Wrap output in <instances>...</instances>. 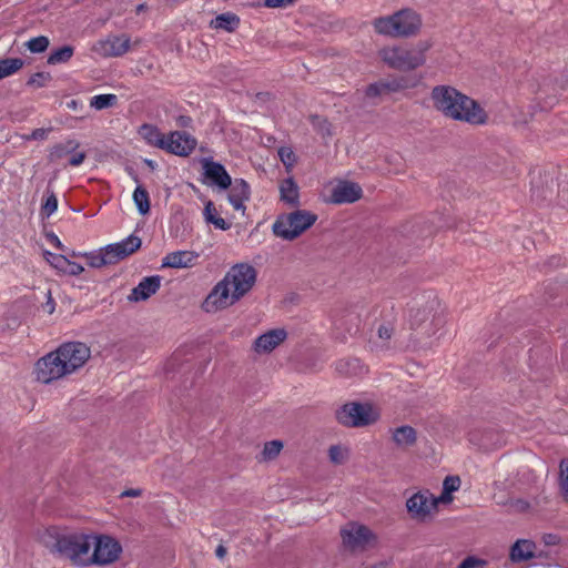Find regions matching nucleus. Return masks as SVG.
Returning a JSON list of instances; mask_svg holds the SVG:
<instances>
[{"mask_svg": "<svg viewBox=\"0 0 568 568\" xmlns=\"http://www.w3.org/2000/svg\"><path fill=\"white\" fill-rule=\"evenodd\" d=\"M460 487V478L458 476H447L443 483V489L446 494H453Z\"/></svg>", "mask_w": 568, "mask_h": 568, "instance_id": "79ce46f5", "label": "nucleus"}, {"mask_svg": "<svg viewBox=\"0 0 568 568\" xmlns=\"http://www.w3.org/2000/svg\"><path fill=\"white\" fill-rule=\"evenodd\" d=\"M199 256V253L187 250L171 252L162 258L161 266L170 268H190L196 264Z\"/></svg>", "mask_w": 568, "mask_h": 568, "instance_id": "6ab92c4d", "label": "nucleus"}, {"mask_svg": "<svg viewBox=\"0 0 568 568\" xmlns=\"http://www.w3.org/2000/svg\"><path fill=\"white\" fill-rule=\"evenodd\" d=\"M45 138H47V130H44V129H36L32 131V133L29 136V139H32V140H43Z\"/></svg>", "mask_w": 568, "mask_h": 568, "instance_id": "4d7b16f0", "label": "nucleus"}, {"mask_svg": "<svg viewBox=\"0 0 568 568\" xmlns=\"http://www.w3.org/2000/svg\"><path fill=\"white\" fill-rule=\"evenodd\" d=\"M58 209V199L53 192H48L45 202L42 205V213L47 216L52 215Z\"/></svg>", "mask_w": 568, "mask_h": 568, "instance_id": "58836bf2", "label": "nucleus"}, {"mask_svg": "<svg viewBox=\"0 0 568 568\" xmlns=\"http://www.w3.org/2000/svg\"><path fill=\"white\" fill-rule=\"evenodd\" d=\"M131 48V39L125 34L110 36L99 41L94 50L103 57H121Z\"/></svg>", "mask_w": 568, "mask_h": 568, "instance_id": "2eb2a0df", "label": "nucleus"}, {"mask_svg": "<svg viewBox=\"0 0 568 568\" xmlns=\"http://www.w3.org/2000/svg\"><path fill=\"white\" fill-rule=\"evenodd\" d=\"M47 303L44 304V311L48 313V314H52L54 312V308H55V303L51 296V292L48 291L47 292Z\"/></svg>", "mask_w": 568, "mask_h": 568, "instance_id": "864d4df0", "label": "nucleus"}, {"mask_svg": "<svg viewBox=\"0 0 568 568\" xmlns=\"http://www.w3.org/2000/svg\"><path fill=\"white\" fill-rule=\"evenodd\" d=\"M41 542L51 554L70 561L75 567H90L91 534H62L55 527L47 528L40 535Z\"/></svg>", "mask_w": 568, "mask_h": 568, "instance_id": "20e7f679", "label": "nucleus"}, {"mask_svg": "<svg viewBox=\"0 0 568 568\" xmlns=\"http://www.w3.org/2000/svg\"><path fill=\"white\" fill-rule=\"evenodd\" d=\"M85 159H87V153L84 151L77 150L70 154L68 164L77 168V166H80L84 162Z\"/></svg>", "mask_w": 568, "mask_h": 568, "instance_id": "a18cd8bd", "label": "nucleus"}, {"mask_svg": "<svg viewBox=\"0 0 568 568\" xmlns=\"http://www.w3.org/2000/svg\"><path fill=\"white\" fill-rule=\"evenodd\" d=\"M133 201L140 214L145 215L150 211V197L148 191L138 185L133 192Z\"/></svg>", "mask_w": 568, "mask_h": 568, "instance_id": "c85d7f7f", "label": "nucleus"}, {"mask_svg": "<svg viewBox=\"0 0 568 568\" xmlns=\"http://www.w3.org/2000/svg\"><path fill=\"white\" fill-rule=\"evenodd\" d=\"M392 439L397 448L404 450L416 444L417 434L412 426L404 425L392 430Z\"/></svg>", "mask_w": 568, "mask_h": 568, "instance_id": "5701e85b", "label": "nucleus"}, {"mask_svg": "<svg viewBox=\"0 0 568 568\" xmlns=\"http://www.w3.org/2000/svg\"><path fill=\"white\" fill-rule=\"evenodd\" d=\"M90 566H108L115 562L121 554V544L105 534H91Z\"/></svg>", "mask_w": 568, "mask_h": 568, "instance_id": "9d476101", "label": "nucleus"}, {"mask_svg": "<svg viewBox=\"0 0 568 568\" xmlns=\"http://www.w3.org/2000/svg\"><path fill=\"white\" fill-rule=\"evenodd\" d=\"M281 200L291 206L298 205V186L293 179L284 180L280 185Z\"/></svg>", "mask_w": 568, "mask_h": 568, "instance_id": "a878e982", "label": "nucleus"}, {"mask_svg": "<svg viewBox=\"0 0 568 568\" xmlns=\"http://www.w3.org/2000/svg\"><path fill=\"white\" fill-rule=\"evenodd\" d=\"M72 256H84L88 260V264L94 268L112 264V258H110L105 246L98 252L84 254L72 252Z\"/></svg>", "mask_w": 568, "mask_h": 568, "instance_id": "bb28decb", "label": "nucleus"}, {"mask_svg": "<svg viewBox=\"0 0 568 568\" xmlns=\"http://www.w3.org/2000/svg\"><path fill=\"white\" fill-rule=\"evenodd\" d=\"M138 134L148 145L162 150L165 134H163L158 126L144 123L139 126Z\"/></svg>", "mask_w": 568, "mask_h": 568, "instance_id": "b1692460", "label": "nucleus"}, {"mask_svg": "<svg viewBox=\"0 0 568 568\" xmlns=\"http://www.w3.org/2000/svg\"><path fill=\"white\" fill-rule=\"evenodd\" d=\"M317 220V215L305 210L283 214L273 224V233L283 240L292 241L308 230Z\"/></svg>", "mask_w": 568, "mask_h": 568, "instance_id": "6e6552de", "label": "nucleus"}, {"mask_svg": "<svg viewBox=\"0 0 568 568\" xmlns=\"http://www.w3.org/2000/svg\"><path fill=\"white\" fill-rule=\"evenodd\" d=\"M82 106L83 105H82L81 101L75 100V99L67 102V108L70 109V110H74L75 111V110L82 109Z\"/></svg>", "mask_w": 568, "mask_h": 568, "instance_id": "13d9d810", "label": "nucleus"}, {"mask_svg": "<svg viewBox=\"0 0 568 568\" xmlns=\"http://www.w3.org/2000/svg\"><path fill=\"white\" fill-rule=\"evenodd\" d=\"M51 80V75L45 72H38L33 74L29 81L28 85L34 87V88H42L47 85V83Z\"/></svg>", "mask_w": 568, "mask_h": 568, "instance_id": "a19ab883", "label": "nucleus"}, {"mask_svg": "<svg viewBox=\"0 0 568 568\" xmlns=\"http://www.w3.org/2000/svg\"><path fill=\"white\" fill-rule=\"evenodd\" d=\"M434 106L445 116L473 125L487 122L485 110L473 99L453 87L439 85L432 91Z\"/></svg>", "mask_w": 568, "mask_h": 568, "instance_id": "7ed1b4c3", "label": "nucleus"}, {"mask_svg": "<svg viewBox=\"0 0 568 568\" xmlns=\"http://www.w3.org/2000/svg\"><path fill=\"white\" fill-rule=\"evenodd\" d=\"M116 102L118 97L115 94H99L91 98L90 106L95 110H104L114 106Z\"/></svg>", "mask_w": 568, "mask_h": 568, "instance_id": "2f4dec72", "label": "nucleus"}, {"mask_svg": "<svg viewBox=\"0 0 568 568\" xmlns=\"http://www.w3.org/2000/svg\"><path fill=\"white\" fill-rule=\"evenodd\" d=\"M23 67V61L19 58H9L0 60V79L16 73Z\"/></svg>", "mask_w": 568, "mask_h": 568, "instance_id": "7c9ffc66", "label": "nucleus"}, {"mask_svg": "<svg viewBox=\"0 0 568 568\" xmlns=\"http://www.w3.org/2000/svg\"><path fill=\"white\" fill-rule=\"evenodd\" d=\"M240 23V19L234 13H222L219 14L214 20L211 21V27L215 29H222L229 32L234 31Z\"/></svg>", "mask_w": 568, "mask_h": 568, "instance_id": "cd10ccee", "label": "nucleus"}, {"mask_svg": "<svg viewBox=\"0 0 568 568\" xmlns=\"http://www.w3.org/2000/svg\"><path fill=\"white\" fill-rule=\"evenodd\" d=\"M379 410L369 403L351 402L339 407L335 417L345 427H365L379 418Z\"/></svg>", "mask_w": 568, "mask_h": 568, "instance_id": "1a4fd4ad", "label": "nucleus"}, {"mask_svg": "<svg viewBox=\"0 0 568 568\" xmlns=\"http://www.w3.org/2000/svg\"><path fill=\"white\" fill-rule=\"evenodd\" d=\"M409 323L412 328L420 329L428 337L437 335L446 324L437 297L429 294L423 303L415 302L409 308Z\"/></svg>", "mask_w": 568, "mask_h": 568, "instance_id": "39448f33", "label": "nucleus"}, {"mask_svg": "<svg viewBox=\"0 0 568 568\" xmlns=\"http://www.w3.org/2000/svg\"><path fill=\"white\" fill-rule=\"evenodd\" d=\"M484 565V561L476 558V557H473V556H469L467 558H465L458 566V568H477V567H480Z\"/></svg>", "mask_w": 568, "mask_h": 568, "instance_id": "09e8293b", "label": "nucleus"}, {"mask_svg": "<svg viewBox=\"0 0 568 568\" xmlns=\"http://www.w3.org/2000/svg\"><path fill=\"white\" fill-rule=\"evenodd\" d=\"M65 264L67 265L63 267V270L60 273L77 276V275H80L81 273H83V271H84V267L81 264L71 262L70 260H67Z\"/></svg>", "mask_w": 568, "mask_h": 568, "instance_id": "37998d69", "label": "nucleus"}, {"mask_svg": "<svg viewBox=\"0 0 568 568\" xmlns=\"http://www.w3.org/2000/svg\"><path fill=\"white\" fill-rule=\"evenodd\" d=\"M278 156L281 162L284 164L287 171H291L296 163V158L293 150L288 146H282L278 149Z\"/></svg>", "mask_w": 568, "mask_h": 568, "instance_id": "c9c22d12", "label": "nucleus"}, {"mask_svg": "<svg viewBox=\"0 0 568 568\" xmlns=\"http://www.w3.org/2000/svg\"><path fill=\"white\" fill-rule=\"evenodd\" d=\"M388 83H374L367 87L366 95L368 98H375L384 93L385 91L394 90Z\"/></svg>", "mask_w": 568, "mask_h": 568, "instance_id": "ea45409f", "label": "nucleus"}, {"mask_svg": "<svg viewBox=\"0 0 568 568\" xmlns=\"http://www.w3.org/2000/svg\"><path fill=\"white\" fill-rule=\"evenodd\" d=\"M45 261L58 272H61L63 267L67 265V257L64 255L54 254L49 251H44Z\"/></svg>", "mask_w": 568, "mask_h": 568, "instance_id": "e433bc0d", "label": "nucleus"}, {"mask_svg": "<svg viewBox=\"0 0 568 568\" xmlns=\"http://www.w3.org/2000/svg\"><path fill=\"white\" fill-rule=\"evenodd\" d=\"M539 558L537 544L529 538H518L509 547L508 559L513 565H521Z\"/></svg>", "mask_w": 568, "mask_h": 568, "instance_id": "4468645a", "label": "nucleus"}, {"mask_svg": "<svg viewBox=\"0 0 568 568\" xmlns=\"http://www.w3.org/2000/svg\"><path fill=\"white\" fill-rule=\"evenodd\" d=\"M216 229L219 230H227L230 227V224L226 223V221L220 216H215L214 220H212V223Z\"/></svg>", "mask_w": 568, "mask_h": 568, "instance_id": "5fc2aeb1", "label": "nucleus"}, {"mask_svg": "<svg viewBox=\"0 0 568 568\" xmlns=\"http://www.w3.org/2000/svg\"><path fill=\"white\" fill-rule=\"evenodd\" d=\"M73 52L74 50L71 45H64L53 50L48 58V63L52 65L65 63L72 58Z\"/></svg>", "mask_w": 568, "mask_h": 568, "instance_id": "c756f323", "label": "nucleus"}, {"mask_svg": "<svg viewBox=\"0 0 568 568\" xmlns=\"http://www.w3.org/2000/svg\"><path fill=\"white\" fill-rule=\"evenodd\" d=\"M286 336V332L282 328L271 329L255 339L254 349L260 354L270 353L283 343Z\"/></svg>", "mask_w": 568, "mask_h": 568, "instance_id": "412c9836", "label": "nucleus"}, {"mask_svg": "<svg viewBox=\"0 0 568 568\" xmlns=\"http://www.w3.org/2000/svg\"><path fill=\"white\" fill-rule=\"evenodd\" d=\"M452 500H453L452 494H446V491L443 489L440 496L439 497H435L436 508L438 507V504H440V503L448 504Z\"/></svg>", "mask_w": 568, "mask_h": 568, "instance_id": "6e6d98bb", "label": "nucleus"}, {"mask_svg": "<svg viewBox=\"0 0 568 568\" xmlns=\"http://www.w3.org/2000/svg\"><path fill=\"white\" fill-rule=\"evenodd\" d=\"M312 123L318 128V130L322 132V134H331L329 131V124L325 119H322L317 115L312 116Z\"/></svg>", "mask_w": 568, "mask_h": 568, "instance_id": "de8ad7c7", "label": "nucleus"}, {"mask_svg": "<svg viewBox=\"0 0 568 568\" xmlns=\"http://www.w3.org/2000/svg\"><path fill=\"white\" fill-rule=\"evenodd\" d=\"M541 540L546 546H557L560 544V537L557 534H545Z\"/></svg>", "mask_w": 568, "mask_h": 568, "instance_id": "3c124183", "label": "nucleus"}, {"mask_svg": "<svg viewBox=\"0 0 568 568\" xmlns=\"http://www.w3.org/2000/svg\"><path fill=\"white\" fill-rule=\"evenodd\" d=\"M357 366H358V361L357 359H354V361H339L336 364V369L341 374L348 375V374L352 373L351 371L356 368Z\"/></svg>", "mask_w": 568, "mask_h": 568, "instance_id": "c03bdc74", "label": "nucleus"}, {"mask_svg": "<svg viewBox=\"0 0 568 568\" xmlns=\"http://www.w3.org/2000/svg\"><path fill=\"white\" fill-rule=\"evenodd\" d=\"M256 276V270L248 263L233 265L206 295L202 310L214 314L233 306L253 288Z\"/></svg>", "mask_w": 568, "mask_h": 568, "instance_id": "f257e3e1", "label": "nucleus"}, {"mask_svg": "<svg viewBox=\"0 0 568 568\" xmlns=\"http://www.w3.org/2000/svg\"><path fill=\"white\" fill-rule=\"evenodd\" d=\"M363 196V190L359 184L351 181L338 182L332 191V201L334 203H354Z\"/></svg>", "mask_w": 568, "mask_h": 568, "instance_id": "a211bd4d", "label": "nucleus"}, {"mask_svg": "<svg viewBox=\"0 0 568 568\" xmlns=\"http://www.w3.org/2000/svg\"><path fill=\"white\" fill-rule=\"evenodd\" d=\"M422 26L420 17L413 10H400L392 16L376 19L375 30L390 37H409L415 34Z\"/></svg>", "mask_w": 568, "mask_h": 568, "instance_id": "0eeeda50", "label": "nucleus"}, {"mask_svg": "<svg viewBox=\"0 0 568 568\" xmlns=\"http://www.w3.org/2000/svg\"><path fill=\"white\" fill-rule=\"evenodd\" d=\"M146 9V4L141 3L136 7V13H141Z\"/></svg>", "mask_w": 568, "mask_h": 568, "instance_id": "0e129e2a", "label": "nucleus"}, {"mask_svg": "<svg viewBox=\"0 0 568 568\" xmlns=\"http://www.w3.org/2000/svg\"><path fill=\"white\" fill-rule=\"evenodd\" d=\"M80 146V143L77 140L69 139L64 142L57 143L53 145L49 152V161L58 162L67 156H70L71 153L77 151Z\"/></svg>", "mask_w": 568, "mask_h": 568, "instance_id": "393cba45", "label": "nucleus"}, {"mask_svg": "<svg viewBox=\"0 0 568 568\" xmlns=\"http://www.w3.org/2000/svg\"><path fill=\"white\" fill-rule=\"evenodd\" d=\"M559 489L562 498L568 501V458L562 459L559 465Z\"/></svg>", "mask_w": 568, "mask_h": 568, "instance_id": "473e14b6", "label": "nucleus"}, {"mask_svg": "<svg viewBox=\"0 0 568 568\" xmlns=\"http://www.w3.org/2000/svg\"><path fill=\"white\" fill-rule=\"evenodd\" d=\"M295 0H265L267 8H284L292 4Z\"/></svg>", "mask_w": 568, "mask_h": 568, "instance_id": "603ef678", "label": "nucleus"}, {"mask_svg": "<svg viewBox=\"0 0 568 568\" xmlns=\"http://www.w3.org/2000/svg\"><path fill=\"white\" fill-rule=\"evenodd\" d=\"M378 338L382 339V347L386 346V343L392 338L393 328L388 325H381L378 327Z\"/></svg>", "mask_w": 568, "mask_h": 568, "instance_id": "49530a36", "label": "nucleus"}, {"mask_svg": "<svg viewBox=\"0 0 568 568\" xmlns=\"http://www.w3.org/2000/svg\"><path fill=\"white\" fill-rule=\"evenodd\" d=\"M142 241L136 235H130L121 242L109 244L105 246L112 264L130 256L141 247Z\"/></svg>", "mask_w": 568, "mask_h": 568, "instance_id": "dca6fc26", "label": "nucleus"}, {"mask_svg": "<svg viewBox=\"0 0 568 568\" xmlns=\"http://www.w3.org/2000/svg\"><path fill=\"white\" fill-rule=\"evenodd\" d=\"M161 285V277L160 276H149L144 277L138 286H135L130 295L128 296V300L130 302H142L146 301L150 296L155 294Z\"/></svg>", "mask_w": 568, "mask_h": 568, "instance_id": "aec40b11", "label": "nucleus"}, {"mask_svg": "<svg viewBox=\"0 0 568 568\" xmlns=\"http://www.w3.org/2000/svg\"><path fill=\"white\" fill-rule=\"evenodd\" d=\"M328 456L332 463L343 464L348 457V449L341 445L331 446Z\"/></svg>", "mask_w": 568, "mask_h": 568, "instance_id": "f704fd0d", "label": "nucleus"}, {"mask_svg": "<svg viewBox=\"0 0 568 568\" xmlns=\"http://www.w3.org/2000/svg\"><path fill=\"white\" fill-rule=\"evenodd\" d=\"M90 348L80 342H69L40 357L34 365L36 379L50 384L80 369L90 358Z\"/></svg>", "mask_w": 568, "mask_h": 568, "instance_id": "f03ea898", "label": "nucleus"}, {"mask_svg": "<svg viewBox=\"0 0 568 568\" xmlns=\"http://www.w3.org/2000/svg\"><path fill=\"white\" fill-rule=\"evenodd\" d=\"M202 168L204 176L210 181V183L224 190L231 186L232 179L221 163L214 162L210 159H203Z\"/></svg>", "mask_w": 568, "mask_h": 568, "instance_id": "f3484780", "label": "nucleus"}, {"mask_svg": "<svg viewBox=\"0 0 568 568\" xmlns=\"http://www.w3.org/2000/svg\"><path fill=\"white\" fill-rule=\"evenodd\" d=\"M231 190L229 193V200L232 206L236 211H244L245 205L244 202L250 199V185L244 180H235L233 184H231Z\"/></svg>", "mask_w": 568, "mask_h": 568, "instance_id": "4be33fe9", "label": "nucleus"}, {"mask_svg": "<svg viewBox=\"0 0 568 568\" xmlns=\"http://www.w3.org/2000/svg\"><path fill=\"white\" fill-rule=\"evenodd\" d=\"M283 443L280 440H272L264 445L263 456L265 459H274L282 450Z\"/></svg>", "mask_w": 568, "mask_h": 568, "instance_id": "4c0bfd02", "label": "nucleus"}, {"mask_svg": "<svg viewBox=\"0 0 568 568\" xmlns=\"http://www.w3.org/2000/svg\"><path fill=\"white\" fill-rule=\"evenodd\" d=\"M196 139L185 131H172L164 139L162 150L178 156H189L196 148Z\"/></svg>", "mask_w": 568, "mask_h": 568, "instance_id": "ddd939ff", "label": "nucleus"}, {"mask_svg": "<svg viewBox=\"0 0 568 568\" xmlns=\"http://www.w3.org/2000/svg\"><path fill=\"white\" fill-rule=\"evenodd\" d=\"M203 214L207 223H212V220L217 216L216 209L211 201L205 204Z\"/></svg>", "mask_w": 568, "mask_h": 568, "instance_id": "8fccbe9b", "label": "nucleus"}, {"mask_svg": "<svg viewBox=\"0 0 568 568\" xmlns=\"http://www.w3.org/2000/svg\"><path fill=\"white\" fill-rule=\"evenodd\" d=\"M410 518L418 521H428L436 513L435 497L429 491H418L406 501Z\"/></svg>", "mask_w": 568, "mask_h": 568, "instance_id": "f8f14e48", "label": "nucleus"}, {"mask_svg": "<svg viewBox=\"0 0 568 568\" xmlns=\"http://www.w3.org/2000/svg\"><path fill=\"white\" fill-rule=\"evenodd\" d=\"M140 495H141L140 489H128L121 494L122 497H138Z\"/></svg>", "mask_w": 568, "mask_h": 568, "instance_id": "680f3d73", "label": "nucleus"}, {"mask_svg": "<svg viewBox=\"0 0 568 568\" xmlns=\"http://www.w3.org/2000/svg\"><path fill=\"white\" fill-rule=\"evenodd\" d=\"M191 118L182 115L176 120V123L179 126L186 128L191 124Z\"/></svg>", "mask_w": 568, "mask_h": 568, "instance_id": "052dcab7", "label": "nucleus"}, {"mask_svg": "<svg viewBox=\"0 0 568 568\" xmlns=\"http://www.w3.org/2000/svg\"><path fill=\"white\" fill-rule=\"evenodd\" d=\"M50 242L59 250H63L64 246L55 234L49 235Z\"/></svg>", "mask_w": 568, "mask_h": 568, "instance_id": "bf43d9fd", "label": "nucleus"}, {"mask_svg": "<svg viewBox=\"0 0 568 568\" xmlns=\"http://www.w3.org/2000/svg\"><path fill=\"white\" fill-rule=\"evenodd\" d=\"M343 544L351 550H363L376 544V535L367 527L357 523L347 524L341 531Z\"/></svg>", "mask_w": 568, "mask_h": 568, "instance_id": "9b49d317", "label": "nucleus"}, {"mask_svg": "<svg viewBox=\"0 0 568 568\" xmlns=\"http://www.w3.org/2000/svg\"><path fill=\"white\" fill-rule=\"evenodd\" d=\"M430 48L428 41H420L415 47H387L379 51L381 59L389 67L398 70H414L426 62V52Z\"/></svg>", "mask_w": 568, "mask_h": 568, "instance_id": "423d86ee", "label": "nucleus"}, {"mask_svg": "<svg viewBox=\"0 0 568 568\" xmlns=\"http://www.w3.org/2000/svg\"><path fill=\"white\" fill-rule=\"evenodd\" d=\"M215 555L217 558H223L225 555H226V549L224 546L220 545L216 550H215Z\"/></svg>", "mask_w": 568, "mask_h": 568, "instance_id": "e2e57ef3", "label": "nucleus"}, {"mask_svg": "<svg viewBox=\"0 0 568 568\" xmlns=\"http://www.w3.org/2000/svg\"><path fill=\"white\" fill-rule=\"evenodd\" d=\"M49 39L44 36L36 37L30 39L26 47L32 53H41L44 52L49 47Z\"/></svg>", "mask_w": 568, "mask_h": 568, "instance_id": "72a5a7b5", "label": "nucleus"}]
</instances>
